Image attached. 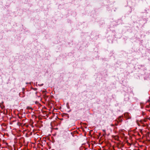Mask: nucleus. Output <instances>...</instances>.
<instances>
[{"label":"nucleus","mask_w":150,"mask_h":150,"mask_svg":"<svg viewBox=\"0 0 150 150\" xmlns=\"http://www.w3.org/2000/svg\"><path fill=\"white\" fill-rule=\"evenodd\" d=\"M147 102H150V99L148 100ZM150 106V103L149 104V105L148 106V107H149V106Z\"/></svg>","instance_id":"nucleus-1"},{"label":"nucleus","mask_w":150,"mask_h":150,"mask_svg":"<svg viewBox=\"0 0 150 150\" xmlns=\"http://www.w3.org/2000/svg\"><path fill=\"white\" fill-rule=\"evenodd\" d=\"M103 132H104V134H105V130H103Z\"/></svg>","instance_id":"nucleus-2"}]
</instances>
